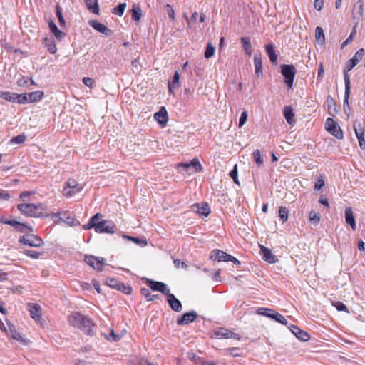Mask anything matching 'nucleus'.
Returning a JSON list of instances; mask_svg holds the SVG:
<instances>
[{
	"label": "nucleus",
	"instance_id": "nucleus-63",
	"mask_svg": "<svg viewBox=\"0 0 365 365\" xmlns=\"http://www.w3.org/2000/svg\"><path fill=\"white\" fill-rule=\"evenodd\" d=\"M29 80V78L22 77V78H19V79L17 81V84H18V86H27V85H28Z\"/></svg>",
	"mask_w": 365,
	"mask_h": 365
},
{
	"label": "nucleus",
	"instance_id": "nucleus-3",
	"mask_svg": "<svg viewBox=\"0 0 365 365\" xmlns=\"http://www.w3.org/2000/svg\"><path fill=\"white\" fill-rule=\"evenodd\" d=\"M18 209L22 213L27 216L34 217H41L43 216V205L42 204H19L18 205Z\"/></svg>",
	"mask_w": 365,
	"mask_h": 365
},
{
	"label": "nucleus",
	"instance_id": "nucleus-37",
	"mask_svg": "<svg viewBox=\"0 0 365 365\" xmlns=\"http://www.w3.org/2000/svg\"><path fill=\"white\" fill-rule=\"evenodd\" d=\"M225 354L230 355L233 357L242 356V349L239 347L227 348L224 350Z\"/></svg>",
	"mask_w": 365,
	"mask_h": 365
},
{
	"label": "nucleus",
	"instance_id": "nucleus-54",
	"mask_svg": "<svg viewBox=\"0 0 365 365\" xmlns=\"http://www.w3.org/2000/svg\"><path fill=\"white\" fill-rule=\"evenodd\" d=\"M356 26L354 27L352 31L351 32L349 36L347 38V39L343 42L342 45H341V48H343L344 47H345L349 42H351L353 38H354V36H356Z\"/></svg>",
	"mask_w": 365,
	"mask_h": 365
},
{
	"label": "nucleus",
	"instance_id": "nucleus-19",
	"mask_svg": "<svg viewBox=\"0 0 365 365\" xmlns=\"http://www.w3.org/2000/svg\"><path fill=\"white\" fill-rule=\"evenodd\" d=\"M259 247L263 259L271 264L277 262L276 256L272 252L270 249L262 245H259Z\"/></svg>",
	"mask_w": 365,
	"mask_h": 365
},
{
	"label": "nucleus",
	"instance_id": "nucleus-51",
	"mask_svg": "<svg viewBox=\"0 0 365 365\" xmlns=\"http://www.w3.org/2000/svg\"><path fill=\"white\" fill-rule=\"evenodd\" d=\"M10 334L11 337L19 341H23L24 339L21 334L14 329H10Z\"/></svg>",
	"mask_w": 365,
	"mask_h": 365
},
{
	"label": "nucleus",
	"instance_id": "nucleus-11",
	"mask_svg": "<svg viewBox=\"0 0 365 365\" xmlns=\"http://www.w3.org/2000/svg\"><path fill=\"white\" fill-rule=\"evenodd\" d=\"M214 335L218 339H235L236 340H240L241 339L240 334L223 327L219 328L215 331Z\"/></svg>",
	"mask_w": 365,
	"mask_h": 365
},
{
	"label": "nucleus",
	"instance_id": "nucleus-49",
	"mask_svg": "<svg viewBox=\"0 0 365 365\" xmlns=\"http://www.w3.org/2000/svg\"><path fill=\"white\" fill-rule=\"evenodd\" d=\"M24 252L33 259H38L43 253L30 250H25Z\"/></svg>",
	"mask_w": 365,
	"mask_h": 365
},
{
	"label": "nucleus",
	"instance_id": "nucleus-62",
	"mask_svg": "<svg viewBox=\"0 0 365 365\" xmlns=\"http://www.w3.org/2000/svg\"><path fill=\"white\" fill-rule=\"evenodd\" d=\"M324 185V180L321 177L318 179L317 182L315 183L314 189L317 190H320Z\"/></svg>",
	"mask_w": 365,
	"mask_h": 365
},
{
	"label": "nucleus",
	"instance_id": "nucleus-4",
	"mask_svg": "<svg viewBox=\"0 0 365 365\" xmlns=\"http://www.w3.org/2000/svg\"><path fill=\"white\" fill-rule=\"evenodd\" d=\"M281 73L284 76V83L289 88L293 86L297 69L292 64H282L280 66Z\"/></svg>",
	"mask_w": 365,
	"mask_h": 365
},
{
	"label": "nucleus",
	"instance_id": "nucleus-7",
	"mask_svg": "<svg viewBox=\"0 0 365 365\" xmlns=\"http://www.w3.org/2000/svg\"><path fill=\"white\" fill-rule=\"evenodd\" d=\"M44 96L43 91H36L27 93L20 94L21 104H26L41 101Z\"/></svg>",
	"mask_w": 365,
	"mask_h": 365
},
{
	"label": "nucleus",
	"instance_id": "nucleus-32",
	"mask_svg": "<svg viewBox=\"0 0 365 365\" xmlns=\"http://www.w3.org/2000/svg\"><path fill=\"white\" fill-rule=\"evenodd\" d=\"M315 39L319 44H323L325 41L324 30L320 26H317L315 29Z\"/></svg>",
	"mask_w": 365,
	"mask_h": 365
},
{
	"label": "nucleus",
	"instance_id": "nucleus-26",
	"mask_svg": "<svg viewBox=\"0 0 365 365\" xmlns=\"http://www.w3.org/2000/svg\"><path fill=\"white\" fill-rule=\"evenodd\" d=\"M192 209L201 216L207 217L210 213V207L207 203L201 206L199 204H195L192 206Z\"/></svg>",
	"mask_w": 365,
	"mask_h": 365
},
{
	"label": "nucleus",
	"instance_id": "nucleus-52",
	"mask_svg": "<svg viewBox=\"0 0 365 365\" xmlns=\"http://www.w3.org/2000/svg\"><path fill=\"white\" fill-rule=\"evenodd\" d=\"M26 138V136L24 134H21L17 136L14 137L11 142L16 144H21L23 143Z\"/></svg>",
	"mask_w": 365,
	"mask_h": 365
},
{
	"label": "nucleus",
	"instance_id": "nucleus-27",
	"mask_svg": "<svg viewBox=\"0 0 365 365\" xmlns=\"http://www.w3.org/2000/svg\"><path fill=\"white\" fill-rule=\"evenodd\" d=\"M345 220L346 222L351 226L352 230H356L355 217L351 207H346L345 209Z\"/></svg>",
	"mask_w": 365,
	"mask_h": 365
},
{
	"label": "nucleus",
	"instance_id": "nucleus-34",
	"mask_svg": "<svg viewBox=\"0 0 365 365\" xmlns=\"http://www.w3.org/2000/svg\"><path fill=\"white\" fill-rule=\"evenodd\" d=\"M132 11V19L135 21H139L141 16L142 11L138 5L133 4Z\"/></svg>",
	"mask_w": 365,
	"mask_h": 365
},
{
	"label": "nucleus",
	"instance_id": "nucleus-46",
	"mask_svg": "<svg viewBox=\"0 0 365 365\" xmlns=\"http://www.w3.org/2000/svg\"><path fill=\"white\" fill-rule=\"evenodd\" d=\"M279 215L283 222L288 220V210L285 207H280L279 208Z\"/></svg>",
	"mask_w": 365,
	"mask_h": 365
},
{
	"label": "nucleus",
	"instance_id": "nucleus-9",
	"mask_svg": "<svg viewBox=\"0 0 365 365\" xmlns=\"http://www.w3.org/2000/svg\"><path fill=\"white\" fill-rule=\"evenodd\" d=\"M0 222L6 225H9L12 227H14L18 232H22V233H29L33 232V228L31 226H29L26 224L21 223L19 221H16L15 220H7L4 218L0 219Z\"/></svg>",
	"mask_w": 365,
	"mask_h": 365
},
{
	"label": "nucleus",
	"instance_id": "nucleus-36",
	"mask_svg": "<svg viewBox=\"0 0 365 365\" xmlns=\"http://www.w3.org/2000/svg\"><path fill=\"white\" fill-rule=\"evenodd\" d=\"M44 43L50 53L54 54L56 52V46L52 38H45Z\"/></svg>",
	"mask_w": 365,
	"mask_h": 365
},
{
	"label": "nucleus",
	"instance_id": "nucleus-57",
	"mask_svg": "<svg viewBox=\"0 0 365 365\" xmlns=\"http://www.w3.org/2000/svg\"><path fill=\"white\" fill-rule=\"evenodd\" d=\"M247 119V113L246 111H243L239 119V127H242L245 125Z\"/></svg>",
	"mask_w": 365,
	"mask_h": 365
},
{
	"label": "nucleus",
	"instance_id": "nucleus-2",
	"mask_svg": "<svg viewBox=\"0 0 365 365\" xmlns=\"http://www.w3.org/2000/svg\"><path fill=\"white\" fill-rule=\"evenodd\" d=\"M68 322L71 325L82 330L88 335L93 334V321L86 316L79 312H75L68 317Z\"/></svg>",
	"mask_w": 365,
	"mask_h": 365
},
{
	"label": "nucleus",
	"instance_id": "nucleus-17",
	"mask_svg": "<svg viewBox=\"0 0 365 365\" xmlns=\"http://www.w3.org/2000/svg\"><path fill=\"white\" fill-rule=\"evenodd\" d=\"M347 68L345 67L344 69V78L345 83V93H344V106L346 108V106H348V99L349 98L350 93H351V83L349 76L348 74Z\"/></svg>",
	"mask_w": 365,
	"mask_h": 365
},
{
	"label": "nucleus",
	"instance_id": "nucleus-58",
	"mask_svg": "<svg viewBox=\"0 0 365 365\" xmlns=\"http://www.w3.org/2000/svg\"><path fill=\"white\" fill-rule=\"evenodd\" d=\"M123 237L125 238H128L130 240H132L133 242H135L136 244H143L144 245H145L147 244L146 241L145 240H140L139 238H137V237H130V236H128V235H123Z\"/></svg>",
	"mask_w": 365,
	"mask_h": 365
},
{
	"label": "nucleus",
	"instance_id": "nucleus-1",
	"mask_svg": "<svg viewBox=\"0 0 365 365\" xmlns=\"http://www.w3.org/2000/svg\"><path fill=\"white\" fill-rule=\"evenodd\" d=\"M101 213H96L90 219L88 223L83 226L85 230L94 228L97 233L113 234L117 231V227L111 220H103Z\"/></svg>",
	"mask_w": 365,
	"mask_h": 365
},
{
	"label": "nucleus",
	"instance_id": "nucleus-41",
	"mask_svg": "<svg viewBox=\"0 0 365 365\" xmlns=\"http://www.w3.org/2000/svg\"><path fill=\"white\" fill-rule=\"evenodd\" d=\"M215 51V48L214 47V46L211 43H207L205 52L204 53L205 58L208 59L213 56Z\"/></svg>",
	"mask_w": 365,
	"mask_h": 365
},
{
	"label": "nucleus",
	"instance_id": "nucleus-21",
	"mask_svg": "<svg viewBox=\"0 0 365 365\" xmlns=\"http://www.w3.org/2000/svg\"><path fill=\"white\" fill-rule=\"evenodd\" d=\"M154 118L160 125L163 127L165 126L168 120L166 109L164 107H162L159 111L155 113Z\"/></svg>",
	"mask_w": 365,
	"mask_h": 365
},
{
	"label": "nucleus",
	"instance_id": "nucleus-18",
	"mask_svg": "<svg viewBox=\"0 0 365 365\" xmlns=\"http://www.w3.org/2000/svg\"><path fill=\"white\" fill-rule=\"evenodd\" d=\"M167 302L170 308L175 312H180L182 309V306L180 301L175 297L173 294L168 293L167 295Z\"/></svg>",
	"mask_w": 365,
	"mask_h": 365
},
{
	"label": "nucleus",
	"instance_id": "nucleus-30",
	"mask_svg": "<svg viewBox=\"0 0 365 365\" xmlns=\"http://www.w3.org/2000/svg\"><path fill=\"white\" fill-rule=\"evenodd\" d=\"M265 51L272 63H276L277 61V55L275 53L274 46L271 43L265 46Z\"/></svg>",
	"mask_w": 365,
	"mask_h": 365
},
{
	"label": "nucleus",
	"instance_id": "nucleus-50",
	"mask_svg": "<svg viewBox=\"0 0 365 365\" xmlns=\"http://www.w3.org/2000/svg\"><path fill=\"white\" fill-rule=\"evenodd\" d=\"M107 284L114 289H118L120 284V282L118 281L115 278H108L106 280Z\"/></svg>",
	"mask_w": 365,
	"mask_h": 365
},
{
	"label": "nucleus",
	"instance_id": "nucleus-22",
	"mask_svg": "<svg viewBox=\"0 0 365 365\" xmlns=\"http://www.w3.org/2000/svg\"><path fill=\"white\" fill-rule=\"evenodd\" d=\"M290 330L298 339L302 341H307L310 339V335L307 332L296 326H292Z\"/></svg>",
	"mask_w": 365,
	"mask_h": 365
},
{
	"label": "nucleus",
	"instance_id": "nucleus-20",
	"mask_svg": "<svg viewBox=\"0 0 365 365\" xmlns=\"http://www.w3.org/2000/svg\"><path fill=\"white\" fill-rule=\"evenodd\" d=\"M210 257V259L217 262H229L230 255H228L220 250H215L211 252Z\"/></svg>",
	"mask_w": 365,
	"mask_h": 365
},
{
	"label": "nucleus",
	"instance_id": "nucleus-61",
	"mask_svg": "<svg viewBox=\"0 0 365 365\" xmlns=\"http://www.w3.org/2000/svg\"><path fill=\"white\" fill-rule=\"evenodd\" d=\"M173 263L177 268H179L180 267H182L185 269L187 268V265L185 262H181L179 259H175L173 260Z\"/></svg>",
	"mask_w": 365,
	"mask_h": 365
},
{
	"label": "nucleus",
	"instance_id": "nucleus-15",
	"mask_svg": "<svg viewBox=\"0 0 365 365\" xmlns=\"http://www.w3.org/2000/svg\"><path fill=\"white\" fill-rule=\"evenodd\" d=\"M88 24L93 29H94L95 30L98 31V32L104 34L106 36H110L113 34L112 30L108 29L104 24L98 22L97 20H90L88 21Z\"/></svg>",
	"mask_w": 365,
	"mask_h": 365
},
{
	"label": "nucleus",
	"instance_id": "nucleus-38",
	"mask_svg": "<svg viewBox=\"0 0 365 365\" xmlns=\"http://www.w3.org/2000/svg\"><path fill=\"white\" fill-rule=\"evenodd\" d=\"M140 293L148 299V301H153L155 299L159 298L158 294H151L150 290L147 288H142L140 289Z\"/></svg>",
	"mask_w": 365,
	"mask_h": 365
},
{
	"label": "nucleus",
	"instance_id": "nucleus-40",
	"mask_svg": "<svg viewBox=\"0 0 365 365\" xmlns=\"http://www.w3.org/2000/svg\"><path fill=\"white\" fill-rule=\"evenodd\" d=\"M56 16L58 19V22L61 27H63L66 26V21L64 20V18L62 14L61 9L58 4L56 6Z\"/></svg>",
	"mask_w": 365,
	"mask_h": 365
},
{
	"label": "nucleus",
	"instance_id": "nucleus-33",
	"mask_svg": "<svg viewBox=\"0 0 365 365\" xmlns=\"http://www.w3.org/2000/svg\"><path fill=\"white\" fill-rule=\"evenodd\" d=\"M180 74L178 71H175L173 77L172 82H169L168 88L170 93H173V88L179 86Z\"/></svg>",
	"mask_w": 365,
	"mask_h": 365
},
{
	"label": "nucleus",
	"instance_id": "nucleus-23",
	"mask_svg": "<svg viewBox=\"0 0 365 365\" xmlns=\"http://www.w3.org/2000/svg\"><path fill=\"white\" fill-rule=\"evenodd\" d=\"M0 98L10 102H16L21 103L20 94L9 91H0Z\"/></svg>",
	"mask_w": 365,
	"mask_h": 365
},
{
	"label": "nucleus",
	"instance_id": "nucleus-53",
	"mask_svg": "<svg viewBox=\"0 0 365 365\" xmlns=\"http://www.w3.org/2000/svg\"><path fill=\"white\" fill-rule=\"evenodd\" d=\"M230 176L232 178L235 183L239 185V181L237 178V165H235L233 169L229 173Z\"/></svg>",
	"mask_w": 365,
	"mask_h": 365
},
{
	"label": "nucleus",
	"instance_id": "nucleus-45",
	"mask_svg": "<svg viewBox=\"0 0 365 365\" xmlns=\"http://www.w3.org/2000/svg\"><path fill=\"white\" fill-rule=\"evenodd\" d=\"M105 338L110 341H118L120 339L121 336L118 334H116L113 330L110 331L109 334H104Z\"/></svg>",
	"mask_w": 365,
	"mask_h": 365
},
{
	"label": "nucleus",
	"instance_id": "nucleus-5",
	"mask_svg": "<svg viewBox=\"0 0 365 365\" xmlns=\"http://www.w3.org/2000/svg\"><path fill=\"white\" fill-rule=\"evenodd\" d=\"M256 312L259 315H262L271 318L274 321L281 323L282 324H287V319L282 314L274 312L272 309L259 308Z\"/></svg>",
	"mask_w": 365,
	"mask_h": 365
},
{
	"label": "nucleus",
	"instance_id": "nucleus-48",
	"mask_svg": "<svg viewBox=\"0 0 365 365\" xmlns=\"http://www.w3.org/2000/svg\"><path fill=\"white\" fill-rule=\"evenodd\" d=\"M125 3L119 4V5L116 8L113 9V13L118 14L119 16H122L125 11Z\"/></svg>",
	"mask_w": 365,
	"mask_h": 365
},
{
	"label": "nucleus",
	"instance_id": "nucleus-8",
	"mask_svg": "<svg viewBox=\"0 0 365 365\" xmlns=\"http://www.w3.org/2000/svg\"><path fill=\"white\" fill-rule=\"evenodd\" d=\"M19 242V243L34 247H39L44 244L43 240L41 237L33 234L29 235L28 233L27 235L21 237Z\"/></svg>",
	"mask_w": 365,
	"mask_h": 365
},
{
	"label": "nucleus",
	"instance_id": "nucleus-24",
	"mask_svg": "<svg viewBox=\"0 0 365 365\" xmlns=\"http://www.w3.org/2000/svg\"><path fill=\"white\" fill-rule=\"evenodd\" d=\"M29 307V311L30 312L31 317L38 321L41 317V307L36 304H31L29 303L28 304Z\"/></svg>",
	"mask_w": 365,
	"mask_h": 365
},
{
	"label": "nucleus",
	"instance_id": "nucleus-13",
	"mask_svg": "<svg viewBox=\"0 0 365 365\" xmlns=\"http://www.w3.org/2000/svg\"><path fill=\"white\" fill-rule=\"evenodd\" d=\"M198 314L195 311L186 312L183 315L177 319V324L182 326L193 322L197 317Z\"/></svg>",
	"mask_w": 365,
	"mask_h": 365
},
{
	"label": "nucleus",
	"instance_id": "nucleus-28",
	"mask_svg": "<svg viewBox=\"0 0 365 365\" xmlns=\"http://www.w3.org/2000/svg\"><path fill=\"white\" fill-rule=\"evenodd\" d=\"M283 115L287 120V122L292 125L294 123V114L293 112V108L291 106H285L283 110Z\"/></svg>",
	"mask_w": 365,
	"mask_h": 365
},
{
	"label": "nucleus",
	"instance_id": "nucleus-64",
	"mask_svg": "<svg viewBox=\"0 0 365 365\" xmlns=\"http://www.w3.org/2000/svg\"><path fill=\"white\" fill-rule=\"evenodd\" d=\"M83 82L86 86L91 87L94 83V81L91 78L84 77L83 78Z\"/></svg>",
	"mask_w": 365,
	"mask_h": 365
},
{
	"label": "nucleus",
	"instance_id": "nucleus-43",
	"mask_svg": "<svg viewBox=\"0 0 365 365\" xmlns=\"http://www.w3.org/2000/svg\"><path fill=\"white\" fill-rule=\"evenodd\" d=\"M353 127H354V130L356 136L357 138H358V136H359L361 132H362L363 134L364 135V130L362 128L361 123L359 120H355L354 122Z\"/></svg>",
	"mask_w": 365,
	"mask_h": 365
},
{
	"label": "nucleus",
	"instance_id": "nucleus-31",
	"mask_svg": "<svg viewBox=\"0 0 365 365\" xmlns=\"http://www.w3.org/2000/svg\"><path fill=\"white\" fill-rule=\"evenodd\" d=\"M254 63H255V72L257 76H262L263 74V68H262V58L257 55L254 56Z\"/></svg>",
	"mask_w": 365,
	"mask_h": 365
},
{
	"label": "nucleus",
	"instance_id": "nucleus-16",
	"mask_svg": "<svg viewBox=\"0 0 365 365\" xmlns=\"http://www.w3.org/2000/svg\"><path fill=\"white\" fill-rule=\"evenodd\" d=\"M148 285L152 290L160 292L165 295H167L170 292L167 285L161 282H155L150 279L148 281Z\"/></svg>",
	"mask_w": 365,
	"mask_h": 365
},
{
	"label": "nucleus",
	"instance_id": "nucleus-14",
	"mask_svg": "<svg viewBox=\"0 0 365 365\" xmlns=\"http://www.w3.org/2000/svg\"><path fill=\"white\" fill-rule=\"evenodd\" d=\"M365 51L364 48H360L358 50L354 56L349 60L346 64V68H347V71L352 70L359 63V61L363 58L364 56Z\"/></svg>",
	"mask_w": 365,
	"mask_h": 365
},
{
	"label": "nucleus",
	"instance_id": "nucleus-47",
	"mask_svg": "<svg viewBox=\"0 0 365 365\" xmlns=\"http://www.w3.org/2000/svg\"><path fill=\"white\" fill-rule=\"evenodd\" d=\"M177 168L180 172H189L190 174L191 173L190 170L191 167L189 165V163H180L177 165Z\"/></svg>",
	"mask_w": 365,
	"mask_h": 365
},
{
	"label": "nucleus",
	"instance_id": "nucleus-59",
	"mask_svg": "<svg viewBox=\"0 0 365 365\" xmlns=\"http://www.w3.org/2000/svg\"><path fill=\"white\" fill-rule=\"evenodd\" d=\"M357 138H358L359 144L361 149H362V150L365 149V139H364V134L362 132L360 133V135H359V136H358Z\"/></svg>",
	"mask_w": 365,
	"mask_h": 365
},
{
	"label": "nucleus",
	"instance_id": "nucleus-60",
	"mask_svg": "<svg viewBox=\"0 0 365 365\" xmlns=\"http://www.w3.org/2000/svg\"><path fill=\"white\" fill-rule=\"evenodd\" d=\"M166 10H167V13H168L169 17L171 19H174V18H175V11H174V9H173V7L170 4H167L166 5Z\"/></svg>",
	"mask_w": 365,
	"mask_h": 365
},
{
	"label": "nucleus",
	"instance_id": "nucleus-35",
	"mask_svg": "<svg viewBox=\"0 0 365 365\" xmlns=\"http://www.w3.org/2000/svg\"><path fill=\"white\" fill-rule=\"evenodd\" d=\"M189 165L191 167V173H197L202 170V167L197 158H193Z\"/></svg>",
	"mask_w": 365,
	"mask_h": 365
},
{
	"label": "nucleus",
	"instance_id": "nucleus-12",
	"mask_svg": "<svg viewBox=\"0 0 365 365\" xmlns=\"http://www.w3.org/2000/svg\"><path fill=\"white\" fill-rule=\"evenodd\" d=\"M86 264L97 270H101L102 266L105 264L106 259L103 257H95L93 255L85 256L84 259Z\"/></svg>",
	"mask_w": 365,
	"mask_h": 365
},
{
	"label": "nucleus",
	"instance_id": "nucleus-25",
	"mask_svg": "<svg viewBox=\"0 0 365 365\" xmlns=\"http://www.w3.org/2000/svg\"><path fill=\"white\" fill-rule=\"evenodd\" d=\"M48 27L51 30V33L56 38L57 40L61 41L65 36L66 34L61 31L53 22V21L50 20L48 21Z\"/></svg>",
	"mask_w": 365,
	"mask_h": 365
},
{
	"label": "nucleus",
	"instance_id": "nucleus-55",
	"mask_svg": "<svg viewBox=\"0 0 365 365\" xmlns=\"http://www.w3.org/2000/svg\"><path fill=\"white\" fill-rule=\"evenodd\" d=\"M117 290L121 291L124 294H129L131 293L132 288L130 286H127L121 282Z\"/></svg>",
	"mask_w": 365,
	"mask_h": 365
},
{
	"label": "nucleus",
	"instance_id": "nucleus-6",
	"mask_svg": "<svg viewBox=\"0 0 365 365\" xmlns=\"http://www.w3.org/2000/svg\"><path fill=\"white\" fill-rule=\"evenodd\" d=\"M325 129L336 138L341 140L344 138L343 131L340 126L331 118L325 122Z\"/></svg>",
	"mask_w": 365,
	"mask_h": 365
},
{
	"label": "nucleus",
	"instance_id": "nucleus-44",
	"mask_svg": "<svg viewBox=\"0 0 365 365\" xmlns=\"http://www.w3.org/2000/svg\"><path fill=\"white\" fill-rule=\"evenodd\" d=\"M320 215L313 210L309 212V220L314 225H317L320 221Z\"/></svg>",
	"mask_w": 365,
	"mask_h": 365
},
{
	"label": "nucleus",
	"instance_id": "nucleus-29",
	"mask_svg": "<svg viewBox=\"0 0 365 365\" xmlns=\"http://www.w3.org/2000/svg\"><path fill=\"white\" fill-rule=\"evenodd\" d=\"M240 41L246 54L250 56L252 53V48L250 37H242Z\"/></svg>",
	"mask_w": 365,
	"mask_h": 365
},
{
	"label": "nucleus",
	"instance_id": "nucleus-42",
	"mask_svg": "<svg viewBox=\"0 0 365 365\" xmlns=\"http://www.w3.org/2000/svg\"><path fill=\"white\" fill-rule=\"evenodd\" d=\"M253 157H254L255 161L257 163V165H258V167H260L263 165L264 161L261 157V153H260L259 150L257 149V150H254Z\"/></svg>",
	"mask_w": 365,
	"mask_h": 365
},
{
	"label": "nucleus",
	"instance_id": "nucleus-39",
	"mask_svg": "<svg viewBox=\"0 0 365 365\" xmlns=\"http://www.w3.org/2000/svg\"><path fill=\"white\" fill-rule=\"evenodd\" d=\"M87 3V8L91 11L96 14H99V6L98 1H86Z\"/></svg>",
	"mask_w": 365,
	"mask_h": 365
},
{
	"label": "nucleus",
	"instance_id": "nucleus-10",
	"mask_svg": "<svg viewBox=\"0 0 365 365\" xmlns=\"http://www.w3.org/2000/svg\"><path fill=\"white\" fill-rule=\"evenodd\" d=\"M66 186L67 187L63 189V195L66 197H71L83 189V186L77 183L74 179H68Z\"/></svg>",
	"mask_w": 365,
	"mask_h": 365
},
{
	"label": "nucleus",
	"instance_id": "nucleus-56",
	"mask_svg": "<svg viewBox=\"0 0 365 365\" xmlns=\"http://www.w3.org/2000/svg\"><path fill=\"white\" fill-rule=\"evenodd\" d=\"M333 305L336 307L338 311H344L346 312H349V310L346 306L341 302H335L333 303Z\"/></svg>",
	"mask_w": 365,
	"mask_h": 365
}]
</instances>
